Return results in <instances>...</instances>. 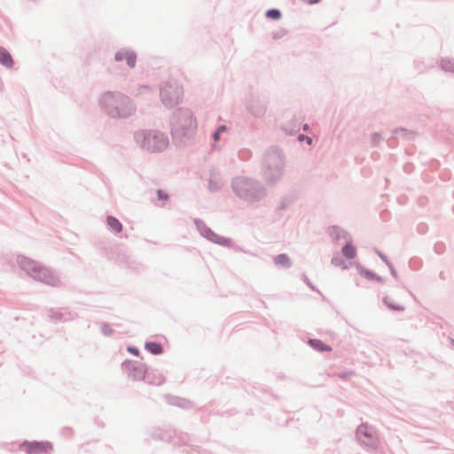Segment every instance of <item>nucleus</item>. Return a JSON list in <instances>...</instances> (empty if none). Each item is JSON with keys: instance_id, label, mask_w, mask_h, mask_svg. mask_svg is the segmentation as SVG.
Wrapping results in <instances>:
<instances>
[{"instance_id": "f8f14e48", "label": "nucleus", "mask_w": 454, "mask_h": 454, "mask_svg": "<svg viewBox=\"0 0 454 454\" xmlns=\"http://www.w3.org/2000/svg\"><path fill=\"white\" fill-rule=\"evenodd\" d=\"M266 16L269 19L279 20L281 18V13L278 10L271 9L266 12Z\"/></svg>"}, {"instance_id": "6ab92c4d", "label": "nucleus", "mask_w": 454, "mask_h": 454, "mask_svg": "<svg viewBox=\"0 0 454 454\" xmlns=\"http://www.w3.org/2000/svg\"><path fill=\"white\" fill-rule=\"evenodd\" d=\"M320 0H306L308 4H313L318 3Z\"/></svg>"}, {"instance_id": "dca6fc26", "label": "nucleus", "mask_w": 454, "mask_h": 454, "mask_svg": "<svg viewBox=\"0 0 454 454\" xmlns=\"http://www.w3.org/2000/svg\"><path fill=\"white\" fill-rule=\"evenodd\" d=\"M112 99H113V97H112L111 95H106V96L105 97V98H104V101H105L106 103H108V102L112 101Z\"/></svg>"}, {"instance_id": "a211bd4d", "label": "nucleus", "mask_w": 454, "mask_h": 454, "mask_svg": "<svg viewBox=\"0 0 454 454\" xmlns=\"http://www.w3.org/2000/svg\"><path fill=\"white\" fill-rule=\"evenodd\" d=\"M129 351L130 353L134 354V355H137L138 354V351L136 348H129Z\"/></svg>"}, {"instance_id": "aec40b11", "label": "nucleus", "mask_w": 454, "mask_h": 454, "mask_svg": "<svg viewBox=\"0 0 454 454\" xmlns=\"http://www.w3.org/2000/svg\"><path fill=\"white\" fill-rule=\"evenodd\" d=\"M225 130H226V126L222 125V126L219 127L217 131H219L221 133L222 131H225Z\"/></svg>"}, {"instance_id": "4be33fe9", "label": "nucleus", "mask_w": 454, "mask_h": 454, "mask_svg": "<svg viewBox=\"0 0 454 454\" xmlns=\"http://www.w3.org/2000/svg\"><path fill=\"white\" fill-rule=\"evenodd\" d=\"M306 140H307V142H308V144H309V145H311V143H312V139H311L310 137H306Z\"/></svg>"}, {"instance_id": "5701e85b", "label": "nucleus", "mask_w": 454, "mask_h": 454, "mask_svg": "<svg viewBox=\"0 0 454 454\" xmlns=\"http://www.w3.org/2000/svg\"><path fill=\"white\" fill-rule=\"evenodd\" d=\"M161 194H162V192H161V191H159V192H158V195H159V197H160V198H161Z\"/></svg>"}, {"instance_id": "423d86ee", "label": "nucleus", "mask_w": 454, "mask_h": 454, "mask_svg": "<svg viewBox=\"0 0 454 454\" xmlns=\"http://www.w3.org/2000/svg\"><path fill=\"white\" fill-rule=\"evenodd\" d=\"M0 62L7 67H12L13 65L11 54L3 47H0Z\"/></svg>"}, {"instance_id": "9d476101", "label": "nucleus", "mask_w": 454, "mask_h": 454, "mask_svg": "<svg viewBox=\"0 0 454 454\" xmlns=\"http://www.w3.org/2000/svg\"><path fill=\"white\" fill-rule=\"evenodd\" d=\"M309 344L318 349V350H321V351H330L331 350V348L329 346H327L326 344L323 343L321 340H309Z\"/></svg>"}, {"instance_id": "6e6552de", "label": "nucleus", "mask_w": 454, "mask_h": 454, "mask_svg": "<svg viewBox=\"0 0 454 454\" xmlns=\"http://www.w3.org/2000/svg\"><path fill=\"white\" fill-rule=\"evenodd\" d=\"M341 252L342 254L348 259H353L356 255V247L349 243L343 247Z\"/></svg>"}, {"instance_id": "b1692460", "label": "nucleus", "mask_w": 454, "mask_h": 454, "mask_svg": "<svg viewBox=\"0 0 454 454\" xmlns=\"http://www.w3.org/2000/svg\"><path fill=\"white\" fill-rule=\"evenodd\" d=\"M301 140L306 138L304 136H300L299 137Z\"/></svg>"}, {"instance_id": "20e7f679", "label": "nucleus", "mask_w": 454, "mask_h": 454, "mask_svg": "<svg viewBox=\"0 0 454 454\" xmlns=\"http://www.w3.org/2000/svg\"><path fill=\"white\" fill-rule=\"evenodd\" d=\"M385 304L393 310H403V305L398 300L396 294L391 293L384 298Z\"/></svg>"}, {"instance_id": "39448f33", "label": "nucleus", "mask_w": 454, "mask_h": 454, "mask_svg": "<svg viewBox=\"0 0 454 454\" xmlns=\"http://www.w3.org/2000/svg\"><path fill=\"white\" fill-rule=\"evenodd\" d=\"M115 59L118 61L126 60L128 66L133 67L136 64V56L133 52L121 51L116 53Z\"/></svg>"}, {"instance_id": "f257e3e1", "label": "nucleus", "mask_w": 454, "mask_h": 454, "mask_svg": "<svg viewBox=\"0 0 454 454\" xmlns=\"http://www.w3.org/2000/svg\"><path fill=\"white\" fill-rule=\"evenodd\" d=\"M168 140L167 137L160 132H149L144 138L143 146L152 152H160L167 148Z\"/></svg>"}, {"instance_id": "7ed1b4c3", "label": "nucleus", "mask_w": 454, "mask_h": 454, "mask_svg": "<svg viewBox=\"0 0 454 454\" xmlns=\"http://www.w3.org/2000/svg\"><path fill=\"white\" fill-rule=\"evenodd\" d=\"M180 97V91L172 87L164 88L161 90V98L166 105L171 106L178 103Z\"/></svg>"}, {"instance_id": "2eb2a0df", "label": "nucleus", "mask_w": 454, "mask_h": 454, "mask_svg": "<svg viewBox=\"0 0 454 454\" xmlns=\"http://www.w3.org/2000/svg\"><path fill=\"white\" fill-rule=\"evenodd\" d=\"M245 184H246V183H245L244 181H242V180H236V182H235L234 187H235V189L237 190V192H238L240 195H242V194H241V191H239V189H240V187H241L242 185H245Z\"/></svg>"}, {"instance_id": "0eeeda50", "label": "nucleus", "mask_w": 454, "mask_h": 454, "mask_svg": "<svg viewBox=\"0 0 454 454\" xmlns=\"http://www.w3.org/2000/svg\"><path fill=\"white\" fill-rule=\"evenodd\" d=\"M106 223L108 226L115 232L119 233L122 230V225L120 223V221L114 217V216H108L106 219Z\"/></svg>"}, {"instance_id": "f3484780", "label": "nucleus", "mask_w": 454, "mask_h": 454, "mask_svg": "<svg viewBox=\"0 0 454 454\" xmlns=\"http://www.w3.org/2000/svg\"><path fill=\"white\" fill-rule=\"evenodd\" d=\"M219 137H220V132H219V131H216V132L214 134V140H215V141H218V140H219Z\"/></svg>"}, {"instance_id": "9b49d317", "label": "nucleus", "mask_w": 454, "mask_h": 454, "mask_svg": "<svg viewBox=\"0 0 454 454\" xmlns=\"http://www.w3.org/2000/svg\"><path fill=\"white\" fill-rule=\"evenodd\" d=\"M442 67L445 71L454 72V61L450 59H443L442 61Z\"/></svg>"}, {"instance_id": "f03ea898", "label": "nucleus", "mask_w": 454, "mask_h": 454, "mask_svg": "<svg viewBox=\"0 0 454 454\" xmlns=\"http://www.w3.org/2000/svg\"><path fill=\"white\" fill-rule=\"evenodd\" d=\"M20 448L27 454H41L50 452L52 445L49 442H26L20 445Z\"/></svg>"}, {"instance_id": "4468645a", "label": "nucleus", "mask_w": 454, "mask_h": 454, "mask_svg": "<svg viewBox=\"0 0 454 454\" xmlns=\"http://www.w3.org/2000/svg\"><path fill=\"white\" fill-rule=\"evenodd\" d=\"M332 263L334 266L341 267L343 269H346L348 267L347 264L344 262V261L342 259L339 258V257L333 258Z\"/></svg>"}, {"instance_id": "1a4fd4ad", "label": "nucleus", "mask_w": 454, "mask_h": 454, "mask_svg": "<svg viewBox=\"0 0 454 454\" xmlns=\"http://www.w3.org/2000/svg\"><path fill=\"white\" fill-rule=\"evenodd\" d=\"M145 348L154 355H159L162 353V348L160 344L156 342H148L145 344Z\"/></svg>"}, {"instance_id": "ddd939ff", "label": "nucleus", "mask_w": 454, "mask_h": 454, "mask_svg": "<svg viewBox=\"0 0 454 454\" xmlns=\"http://www.w3.org/2000/svg\"><path fill=\"white\" fill-rule=\"evenodd\" d=\"M276 262L278 263V264H281V265H288L289 264V259L286 255L285 254H280L278 255L277 258H276Z\"/></svg>"}, {"instance_id": "412c9836", "label": "nucleus", "mask_w": 454, "mask_h": 454, "mask_svg": "<svg viewBox=\"0 0 454 454\" xmlns=\"http://www.w3.org/2000/svg\"><path fill=\"white\" fill-rule=\"evenodd\" d=\"M365 430V427H360L358 428V434H364V431Z\"/></svg>"}]
</instances>
